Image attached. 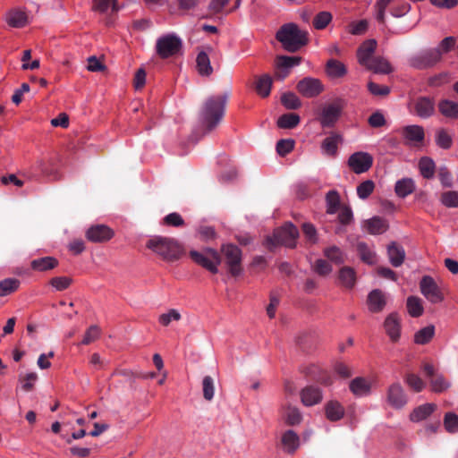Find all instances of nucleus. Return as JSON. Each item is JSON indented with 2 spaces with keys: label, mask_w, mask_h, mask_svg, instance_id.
Here are the masks:
<instances>
[{
  "label": "nucleus",
  "mask_w": 458,
  "mask_h": 458,
  "mask_svg": "<svg viewBox=\"0 0 458 458\" xmlns=\"http://www.w3.org/2000/svg\"><path fill=\"white\" fill-rule=\"evenodd\" d=\"M404 382L411 389L417 393L421 392L426 386L424 381L413 373L407 374L404 377Z\"/></svg>",
  "instance_id": "51"
},
{
  "label": "nucleus",
  "mask_w": 458,
  "mask_h": 458,
  "mask_svg": "<svg viewBox=\"0 0 458 458\" xmlns=\"http://www.w3.org/2000/svg\"><path fill=\"white\" fill-rule=\"evenodd\" d=\"M300 123V116L296 114L290 113L281 115L277 120V126L283 129H292L296 127Z\"/></svg>",
  "instance_id": "45"
},
{
  "label": "nucleus",
  "mask_w": 458,
  "mask_h": 458,
  "mask_svg": "<svg viewBox=\"0 0 458 458\" xmlns=\"http://www.w3.org/2000/svg\"><path fill=\"white\" fill-rule=\"evenodd\" d=\"M332 19L331 13L323 11L314 16L312 23L316 30H324L332 21Z\"/></svg>",
  "instance_id": "50"
},
{
  "label": "nucleus",
  "mask_w": 458,
  "mask_h": 458,
  "mask_svg": "<svg viewBox=\"0 0 458 458\" xmlns=\"http://www.w3.org/2000/svg\"><path fill=\"white\" fill-rule=\"evenodd\" d=\"M221 251L224 255L225 263L232 276H237L242 274V251L233 244L223 245Z\"/></svg>",
  "instance_id": "6"
},
{
  "label": "nucleus",
  "mask_w": 458,
  "mask_h": 458,
  "mask_svg": "<svg viewBox=\"0 0 458 458\" xmlns=\"http://www.w3.org/2000/svg\"><path fill=\"white\" fill-rule=\"evenodd\" d=\"M367 305L369 311L374 313L381 312L386 305L385 293L379 289L371 291L367 298Z\"/></svg>",
  "instance_id": "21"
},
{
  "label": "nucleus",
  "mask_w": 458,
  "mask_h": 458,
  "mask_svg": "<svg viewBox=\"0 0 458 458\" xmlns=\"http://www.w3.org/2000/svg\"><path fill=\"white\" fill-rule=\"evenodd\" d=\"M276 38L288 52H296L308 43V33L294 23L283 25Z\"/></svg>",
  "instance_id": "2"
},
{
  "label": "nucleus",
  "mask_w": 458,
  "mask_h": 458,
  "mask_svg": "<svg viewBox=\"0 0 458 458\" xmlns=\"http://www.w3.org/2000/svg\"><path fill=\"white\" fill-rule=\"evenodd\" d=\"M146 247L166 261L177 260L185 253L183 246L169 237L154 236L148 240Z\"/></svg>",
  "instance_id": "1"
},
{
  "label": "nucleus",
  "mask_w": 458,
  "mask_h": 458,
  "mask_svg": "<svg viewBox=\"0 0 458 458\" xmlns=\"http://www.w3.org/2000/svg\"><path fill=\"white\" fill-rule=\"evenodd\" d=\"M435 142L439 148L449 149L453 145V135L445 129H438L435 132Z\"/></svg>",
  "instance_id": "40"
},
{
  "label": "nucleus",
  "mask_w": 458,
  "mask_h": 458,
  "mask_svg": "<svg viewBox=\"0 0 458 458\" xmlns=\"http://www.w3.org/2000/svg\"><path fill=\"white\" fill-rule=\"evenodd\" d=\"M301 58L299 56L279 55L276 59V73L275 76L280 80H284L289 73V70L301 64Z\"/></svg>",
  "instance_id": "15"
},
{
  "label": "nucleus",
  "mask_w": 458,
  "mask_h": 458,
  "mask_svg": "<svg viewBox=\"0 0 458 458\" xmlns=\"http://www.w3.org/2000/svg\"><path fill=\"white\" fill-rule=\"evenodd\" d=\"M20 281L16 278H5L0 281V296L9 295L18 290Z\"/></svg>",
  "instance_id": "47"
},
{
  "label": "nucleus",
  "mask_w": 458,
  "mask_h": 458,
  "mask_svg": "<svg viewBox=\"0 0 458 458\" xmlns=\"http://www.w3.org/2000/svg\"><path fill=\"white\" fill-rule=\"evenodd\" d=\"M375 183L371 180H366L357 186V195L361 199H366L374 191Z\"/></svg>",
  "instance_id": "56"
},
{
  "label": "nucleus",
  "mask_w": 458,
  "mask_h": 458,
  "mask_svg": "<svg viewBox=\"0 0 458 458\" xmlns=\"http://www.w3.org/2000/svg\"><path fill=\"white\" fill-rule=\"evenodd\" d=\"M450 384L445 379L442 375H436L430 378V387L435 393H441L449 387Z\"/></svg>",
  "instance_id": "55"
},
{
  "label": "nucleus",
  "mask_w": 458,
  "mask_h": 458,
  "mask_svg": "<svg viewBox=\"0 0 458 458\" xmlns=\"http://www.w3.org/2000/svg\"><path fill=\"white\" fill-rule=\"evenodd\" d=\"M420 174L426 179H431L435 175L436 165L433 159L428 157H421L419 161Z\"/></svg>",
  "instance_id": "42"
},
{
  "label": "nucleus",
  "mask_w": 458,
  "mask_h": 458,
  "mask_svg": "<svg viewBox=\"0 0 458 458\" xmlns=\"http://www.w3.org/2000/svg\"><path fill=\"white\" fill-rule=\"evenodd\" d=\"M196 67L201 76H209L213 72L210 59L207 52L200 51L196 58Z\"/></svg>",
  "instance_id": "33"
},
{
  "label": "nucleus",
  "mask_w": 458,
  "mask_h": 458,
  "mask_svg": "<svg viewBox=\"0 0 458 458\" xmlns=\"http://www.w3.org/2000/svg\"><path fill=\"white\" fill-rule=\"evenodd\" d=\"M365 68L374 72L375 73H389L392 71L388 61L381 56L373 58L370 63L365 66Z\"/></svg>",
  "instance_id": "36"
},
{
  "label": "nucleus",
  "mask_w": 458,
  "mask_h": 458,
  "mask_svg": "<svg viewBox=\"0 0 458 458\" xmlns=\"http://www.w3.org/2000/svg\"><path fill=\"white\" fill-rule=\"evenodd\" d=\"M374 383L372 377H357L350 381L349 388L355 396L362 397L371 393Z\"/></svg>",
  "instance_id": "17"
},
{
  "label": "nucleus",
  "mask_w": 458,
  "mask_h": 458,
  "mask_svg": "<svg viewBox=\"0 0 458 458\" xmlns=\"http://www.w3.org/2000/svg\"><path fill=\"white\" fill-rule=\"evenodd\" d=\"M444 427L449 433L458 431V416L454 412H447L444 418Z\"/></svg>",
  "instance_id": "59"
},
{
  "label": "nucleus",
  "mask_w": 458,
  "mask_h": 458,
  "mask_svg": "<svg viewBox=\"0 0 458 458\" xmlns=\"http://www.w3.org/2000/svg\"><path fill=\"white\" fill-rule=\"evenodd\" d=\"M58 264L57 259L52 256H47L31 260L30 267L37 272H47L55 268Z\"/></svg>",
  "instance_id": "24"
},
{
  "label": "nucleus",
  "mask_w": 458,
  "mask_h": 458,
  "mask_svg": "<svg viewBox=\"0 0 458 458\" xmlns=\"http://www.w3.org/2000/svg\"><path fill=\"white\" fill-rule=\"evenodd\" d=\"M296 88L305 98L317 97L324 90L322 82L318 79L311 77H307L300 81Z\"/></svg>",
  "instance_id": "13"
},
{
  "label": "nucleus",
  "mask_w": 458,
  "mask_h": 458,
  "mask_svg": "<svg viewBox=\"0 0 458 458\" xmlns=\"http://www.w3.org/2000/svg\"><path fill=\"white\" fill-rule=\"evenodd\" d=\"M356 250L360 260L368 265H375L377 261L375 250L365 242H358Z\"/></svg>",
  "instance_id": "31"
},
{
  "label": "nucleus",
  "mask_w": 458,
  "mask_h": 458,
  "mask_svg": "<svg viewBox=\"0 0 458 458\" xmlns=\"http://www.w3.org/2000/svg\"><path fill=\"white\" fill-rule=\"evenodd\" d=\"M299 236L298 229L293 224H286L275 232L276 243L285 246H294L295 240Z\"/></svg>",
  "instance_id": "16"
},
{
  "label": "nucleus",
  "mask_w": 458,
  "mask_h": 458,
  "mask_svg": "<svg viewBox=\"0 0 458 458\" xmlns=\"http://www.w3.org/2000/svg\"><path fill=\"white\" fill-rule=\"evenodd\" d=\"M281 102L287 109H297L301 106L300 98L292 92L284 93L281 97Z\"/></svg>",
  "instance_id": "53"
},
{
  "label": "nucleus",
  "mask_w": 458,
  "mask_h": 458,
  "mask_svg": "<svg viewBox=\"0 0 458 458\" xmlns=\"http://www.w3.org/2000/svg\"><path fill=\"white\" fill-rule=\"evenodd\" d=\"M401 133L405 142L412 146L421 145L425 137L424 129L420 125L405 126Z\"/></svg>",
  "instance_id": "19"
},
{
  "label": "nucleus",
  "mask_w": 458,
  "mask_h": 458,
  "mask_svg": "<svg viewBox=\"0 0 458 458\" xmlns=\"http://www.w3.org/2000/svg\"><path fill=\"white\" fill-rule=\"evenodd\" d=\"M455 46V38L454 37H447L444 38L439 45L433 48L434 50H438L440 53V60L442 59V55L451 51Z\"/></svg>",
  "instance_id": "63"
},
{
  "label": "nucleus",
  "mask_w": 458,
  "mask_h": 458,
  "mask_svg": "<svg viewBox=\"0 0 458 458\" xmlns=\"http://www.w3.org/2000/svg\"><path fill=\"white\" fill-rule=\"evenodd\" d=\"M435 104L433 99L421 97L415 99L410 106V112L420 118H428L434 114Z\"/></svg>",
  "instance_id": "14"
},
{
  "label": "nucleus",
  "mask_w": 458,
  "mask_h": 458,
  "mask_svg": "<svg viewBox=\"0 0 458 458\" xmlns=\"http://www.w3.org/2000/svg\"><path fill=\"white\" fill-rule=\"evenodd\" d=\"M282 417L284 422L291 426L300 424L302 420L299 409L290 404L282 407Z\"/></svg>",
  "instance_id": "30"
},
{
  "label": "nucleus",
  "mask_w": 458,
  "mask_h": 458,
  "mask_svg": "<svg viewBox=\"0 0 458 458\" xmlns=\"http://www.w3.org/2000/svg\"><path fill=\"white\" fill-rule=\"evenodd\" d=\"M182 47V41L174 35H167L160 38L157 42V51L162 58L177 54Z\"/></svg>",
  "instance_id": "8"
},
{
  "label": "nucleus",
  "mask_w": 458,
  "mask_h": 458,
  "mask_svg": "<svg viewBox=\"0 0 458 458\" xmlns=\"http://www.w3.org/2000/svg\"><path fill=\"white\" fill-rule=\"evenodd\" d=\"M387 255L390 263L395 267H400L405 259L403 248L395 242H392L388 245Z\"/></svg>",
  "instance_id": "28"
},
{
  "label": "nucleus",
  "mask_w": 458,
  "mask_h": 458,
  "mask_svg": "<svg viewBox=\"0 0 458 458\" xmlns=\"http://www.w3.org/2000/svg\"><path fill=\"white\" fill-rule=\"evenodd\" d=\"M373 164V157L368 152H355L350 156L348 165L355 174H362L369 170Z\"/></svg>",
  "instance_id": "10"
},
{
  "label": "nucleus",
  "mask_w": 458,
  "mask_h": 458,
  "mask_svg": "<svg viewBox=\"0 0 458 458\" xmlns=\"http://www.w3.org/2000/svg\"><path fill=\"white\" fill-rule=\"evenodd\" d=\"M363 227L370 234H381L388 229V223L384 218L374 216L366 220Z\"/></svg>",
  "instance_id": "25"
},
{
  "label": "nucleus",
  "mask_w": 458,
  "mask_h": 458,
  "mask_svg": "<svg viewBox=\"0 0 458 458\" xmlns=\"http://www.w3.org/2000/svg\"><path fill=\"white\" fill-rule=\"evenodd\" d=\"M189 255L197 265L212 274L218 273V266L221 264V258L216 250L207 248L202 251L191 250Z\"/></svg>",
  "instance_id": "4"
},
{
  "label": "nucleus",
  "mask_w": 458,
  "mask_h": 458,
  "mask_svg": "<svg viewBox=\"0 0 458 458\" xmlns=\"http://www.w3.org/2000/svg\"><path fill=\"white\" fill-rule=\"evenodd\" d=\"M415 191V182L411 178H403L396 182L395 194L400 198H405Z\"/></svg>",
  "instance_id": "34"
},
{
  "label": "nucleus",
  "mask_w": 458,
  "mask_h": 458,
  "mask_svg": "<svg viewBox=\"0 0 458 458\" xmlns=\"http://www.w3.org/2000/svg\"><path fill=\"white\" fill-rule=\"evenodd\" d=\"M344 406L335 400L329 401L325 405V413L327 420L330 421L340 420L344 416Z\"/></svg>",
  "instance_id": "26"
},
{
  "label": "nucleus",
  "mask_w": 458,
  "mask_h": 458,
  "mask_svg": "<svg viewBox=\"0 0 458 458\" xmlns=\"http://www.w3.org/2000/svg\"><path fill=\"white\" fill-rule=\"evenodd\" d=\"M407 310L408 313L413 318L421 316L423 313L421 300L419 297L410 296L407 299Z\"/></svg>",
  "instance_id": "46"
},
{
  "label": "nucleus",
  "mask_w": 458,
  "mask_h": 458,
  "mask_svg": "<svg viewBox=\"0 0 458 458\" xmlns=\"http://www.w3.org/2000/svg\"><path fill=\"white\" fill-rule=\"evenodd\" d=\"M203 396L206 400L211 401L215 394L214 380L211 377L206 376L202 381Z\"/></svg>",
  "instance_id": "62"
},
{
  "label": "nucleus",
  "mask_w": 458,
  "mask_h": 458,
  "mask_svg": "<svg viewBox=\"0 0 458 458\" xmlns=\"http://www.w3.org/2000/svg\"><path fill=\"white\" fill-rule=\"evenodd\" d=\"M294 147V141L292 140H281L276 144V151L280 156H285L290 153Z\"/></svg>",
  "instance_id": "64"
},
{
  "label": "nucleus",
  "mask_w": 458,
  "mask_h": 458,
  "mask_svg": "<svg viewBox=\"0 0 458 458\" xmlns=\"http://www.w3.org/2000/svg\"><path fill=\"white\" fill-rule=\"evenodd\" d=\"M439 112L445 117L458 118V103L455 101L443 99L438 103Z\"/></svg>",
  "instance_id": "37"
},
{
  "label": "nucleus",
  "mask_w": 458,
  "mask_h": 458,
  "mask_svg": "<svg viewBox=\"0 0 458 458\" xmlns=\"http://www.w3.org/2000/svg\"><path fill=\"white\" fill-rule=\"evenodd\" d=\"M345 106L343 99H336L333 103L326 106L321 112L319 122L323 127H332L338 121L342 111Z\"/></svg>",
  "instance_id": "7"
},
{
  "label": "nucleus",
  "mask_w": 458,
  "mask_h": 458,
  "mask_svg": "<svg viewBox=\"0 0 458 458\" xmlns=\"http://www.w3.org/2000/svg\"><path fill=\"white\" fill-rule=\"evenodd\" d=\"M326 72L332 79H339L347 74V68L342 62L330 59L327 63Z\"/></svg>",
  "instance_id": "29"
},
{
  "label": "nucleus",
  "mask_w": 458,
  "mask_h": 458,
  "mask_svg": "<svg viewBox=\"0 0 458 458\" xmlns=\"http://www.w3.org/2000/svg\"><path fill=\"white\" fill-rule=\"evenodd\" d=\"M384 328L391 342H398L402 330L401 318L398 314H389L384 321Z\"/></svg>",
  "instance_id": "18"
},
{
  "label": "nucleus",
  "mask_w": 458,
  "mask_h": 458,
  "mask_svg": "<svg viewBox=\"0 0 458 458\" xmlns=\"http://www.w3.org/2000/svg\"><path fill=\"white\" fill-rule=\"evenodd\" d=\"M420 288L424 297L431 303H438L444 300V295L436 282L428 276L422 277Z\"/></svg>",
  "instance_id": "11"
},
{
  "label": "nucleus",
  "mask_w": 458,
  "mask_h": 458,
  "mask_svg": "<svg viewBox=\"0 0 458 458\" xmlns=\"http://www.w3.org/2000/svg\"><path fill=\"white\" fill-rule=\"evenodd\" d=\"M386 402L394 409H402L406 405L407 396L400 383H393L388 386Z\"/></svg>",
  "instance_id": "12"
},
{
  "label": "nucleus",
  "mask_w": 458,
  "mask_h": 458,
  "mask_svg": "<svg viewBox=\"0 0 458 458\" xmlns=\"http://www.w3.org/2000/svg\"><path fill=\"white\" fill-rule=\"evenodd\" d=\"M302 231L306 241L310 244H315L318 242V233L315 226L310 223H304L302 225Z\"/></svg>",
  "instance_id": "61"
},
{
  "label": "nucleus",
  "mask_w": 458,
  "mask_h": 458,
  "mask_svg": "<svg viewBox=\"0 0 458 458\" xmlns=\"http://www.w3.org/2000/svg\"><path fill=\"white\" fill-rule=\"evenodd\" d=\"M271 87L272 78L269 75L264 74L257 78L255 89L260 97H267L270 94Z\"/></svg>",
  "instance_id": "41"
},
{
  "label": "nucleus",
  "mask_w": 458,
  "mask_h": 458,
  "mask_svg": "<svg viewBox=\"0 0 458 458\" xmlns=\"http://www.w3.org/2000/svg\"><path fill=\"white\" fill-rule=\"evenodd\" d=\"M377 48V41L375 39L365 40L357 50V59L360 65L366 66L370 61L375 58L373 54Z\"/></svg>",
  "instance_id": "20"
},
{
  "label": "nucleus",
  "mask_w": 458,
  "mask_h": 458,
  "mask_svg": "<svg viewBox=\"0 0 458 458\" xmlns=\"http://www.w3.org/2000/svg\"><path fill=\"white\" fill-rule=\"evenodd\" d=\"M439 62L440 53L433 48L420 51L408 58L409 65L418 70L431 68Z\"/></svg>",
  "instance_id": "5"
},
{
  "label": "nucleus",
  "mask_w": 458,
  "mask_h": 458,
  "mask_svg": "<svg viewBox=\"0 0 458 458\" xmlns=\"http://www.w3.org/2000/svg\"><path fill=\"white\" fill-rule=\"evenodd\" d=\"M162 225L166 226L181 227L184 225V220L179 213L173 212L163 218Z\"/></svg>",
  "instance_id": "57"
},
{
  "label": "nucleus",
  "mask_w": 458,
  "mask_h": 458,
  "mask_svg": "<svg viewBox=\"0 0 458 458\" xmlns=\"http://www.w3.org/2000/svg\"><path fill=\"white\" fill-rule=\"evenodd\" d=\"M324 255L335 264L340 265L344 262V253L336 246L326 248Z\"/></svg>",
  "instance_id": "49"
},
{
  "label": "nucleus",
  "mask_w": 458,
  "mask_h": 458,
  "mask_svg": "<svg viewBox=\"0 0 458 458\" xmlns=\"http://www.w3.org/2000/svg\"><path fill=\"white\" fill-rule=\"evenodd\" d=\"M5 21L11 27L21 28L28 23V16L21 10H11L5 14Z\"/></svg>",
  "instance_id": "32"
},
{
  "label": "nucleus",
  "mask_w": 458,
  "mask_h": 458,
  "mask_svg": "<svg viewBox=\"0 0 458 458\" xmlns=\"http://www.w3.org/2000/svg\"><path fill=\"white\" fill-rule=\"evenodd\" d=\"M72 279L69 276H55L49 280V284L56 291H64L70 287Z\"/></svg>",
  "instance_id": "54"
},
{
  "label": "nucleus",
  "mask_w": 458,
  "mask_h": 458,
  "mask_svg": "<svg viewBox=\"0 0 458 458\" xmlns=\"http://www.w3.org/2000/svg\"><path fill=\"white\" fill-rule=\"evenodd\" d=\"M327 211L329 214H335L340 205V197L337 191H331L327 194Z\"/></svg>",
  "instance_id": "52"
},
{
  "label": "nucleus",
  "mask_w": 458,
  "mask_h": 458,
  "mask_svg": "<svg viewBox=\"0 0 458 458\" xmlns=\"http://www.w3.org/2000/svg\"><path fill=\"white\" fill-rule=\"evenodd\" d=\"M441 204L449 208H458V191H446L441 193L439 199Z\"/></svg>",
  "instance_id": "48"
},
{
  "label": "nucleus",
  "mask_w": 458,
  "mask_h": 458,
  "mask_svg": "<svg viewBox=\"0 0 458 458\" xmlns=\"http://www.w3.org/2000/svg\"><path fill=\"white\" fill-rule=\"evenodd\" d=\"M122 8L117 0H93L92 9L100 13H106L109 9L113 13H116Z\"/></svg>",
  "instance_id": "35"
},
{
  "label": "nucleus",
  "mask_w": 458,
  "mask_h": 458,
  "mask_svg": "<svg viewBox=\"0 0 458 458\" xmlns=\"http://www.w3.org/2000/svg\"><path fill=\"white\" fill-rule=\"evenodd\" d=\"M114 236V231L106 225H93L85 233L86 239L93 243H104Z\"/></svg>",
  "instance_id": "9"
},
{
  "label": "nucleus",
  "mask_w": 458,
  "mask_h": 458,
  "mask_svg": "<svg viewBox=\"0 0 458 458\" xmlns=\"http://www.w3.org/2000/svg\"><path fill=\"white\" fill-rule=\"evenodd\" d=\"M225 101L226 98L224 96L212 97L207 100L202 112V122L208 131L213 130L221 121Z\"/></svg>",
  "instance_id": "3"
},
{
  "label": "nucleus",
  "mask_w": 458,
  "mask_h": 458,
  "mask_svg": "<svg viewBox=\"0 0 458 458\" xmlns=\"http://www.w3.org/2000/svg\"><path fill=\"white\" fill-rule=\"evenodd\" d=\"M437 406L434 403H424L416 407L410 413V420L413 422H420L428 418L436 410Z\"/></svg>",
  "instance_id": "27"
},
{
  "label": "nucleus",
  "mask_w": 458,
  "mask_h": 458,
  "mask_svg": "<svg viewBox=\"0 0 458 458\" xmlns=\"http://www.w3.org/2000/svg\"><path fill=\"white\" fill-rule=\"evenodd\" d=\"M38 374L36 372H29L19 376V384L24 392H30L34 389L38 381Z\"/></svg>",
  "instance_id": "44"
},
{
  "label": "nucleus",
  "mask_w": 458,
  "mask_h": 458,
  "mask_svg": "<svg viewBox=\"0 0 458 458\" xmlns=\"http://www.w3.org/2000/svg\"><path fill=\"white\" fill-rule=\"evenodd\" d=\"M281 445L285 453L293 454L300 446V437L293 430H287L281 437Z\"/></svg>",
  "instance_id": "23"
},
{
  "label": "nucleus",
  "mask_w": 458,
  "mask_h": 458,
  "mask_svg": "<svg viewBox=\"0 0 458 458\" xmlns=\"http://www.w3.org/2000/svg\"><path fill=\"white\" fill-rule=\"evenodd\" d=\"M435 335V327L432 325L427 326L414 334L413 341L416 344H428Z\"/></svg>",
  "instance_id": "39"
},
{
  "label": "nucleus",
  "mask_w": 458,
  "mask_h": 458,
  "mask_svg": "<svg viewBox=\"0 0 458 458\" xmlns=\"http://www.w3.org/2000/svg\"><path fill=\"white\" fill-rule=\"evenodd\" d=\"M341 141L342 138L337 134L327 137L321 144L323 152L327 156H335L337 153L338 145Z\"/></svg>",
  "instance_id": "38"
},
{
  "label": "nucleus",
  "mask_w": 458,
  "mask_h": 458,
  "mask_svg": "<svg viewBox=\"0 0 458 458\" xmlns=\"http://www.w3.org/2000/svg\"><path fill=\"white\" fill-rule=\"evenodd\" d=\"M180 319L181 314L174 309L169 310L158 317V322L164 327H167L172 321H179Z\"/></svg>",
  "instance_id": "58"
},
{
  "label": "nucleus",
  "mask_w": 458,
  "mask_h": 458,
  "mask_svg": "<svg viewBox=\"0 0 458 458\" xmlns=\"http://www.w3.org/2000/svg\"><path fill=\"white\" fill-rule=\"evenodd\" d=\"M301 400L305 406L318 404L322 400L321 390L314 386H307L301 391Z\"/></svg>",
  "instance_id": "22"
},
{
  "label": "nucleus",
  "mask_w": 458,
  "mask_h": 458,
  "mask_svg": "<svg viewBox=\"0 0 458 458\" xmlns=\"http://www.w3.org/2000/svg\"><path fill=\"white\" fill-rule=\"evenodd\" d=\"M100 336V328L98 326L89 327L85 332L81 344L88 345L98 340Z\"/></svg>",
  "instance_id": "60"
},
{
  "label": "nucleus",
  "mask_w": 458,
  "mask_h": 458,
  "mask_svg": "<svg viewBox=\"0 0 458 458\" xmlns=\"http://www.w3.org/2000/svg\"><path fill=\"white\" fill-rule=\"evenodd\" d=\"M341 284L346 288H352L356 283V272L352 267H344L339 271Z\"/></svg>",
  "instance_id": "43"
}]
</instances>
